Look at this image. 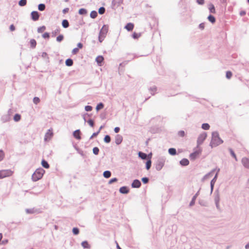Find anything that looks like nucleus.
I'll return each instance as SVG.
<instances>
[{"label": "nucleus", "mask_w": 249, "mask_h": 249, "mask_svg": "<svg viewBox=\"0 0 249 249\" xmlns=\"http://www.w3.org/2000/svg\"><path fill=\"white\" fill-rule=\"evenodd\" d=\"M168 153L172 156H174L177 154L176 149L174 148H170L168 149Z\"/></svg>", "instance_id": "obj_26"}, {"label": "nucleus", "mask_w": 249, "mask_h": 249, "mask_svg": "<svg viewBox=\"0 0 249 249\" xmlns=\"http://www.w3.org/2000/svg\"><path fill=\"white\" fill-rule=\"evenodd\" d=\"M4 157V153L2 150H0V161L2 160H3V158Z\"/></svg>", "instance_id": "obj_62"}, {"label": "nucleus", "mask_w": 249, "mask_h": 249, "mask_svg": "<svg viewBox=\"0 0 249 249\" xmlns=\"http://www.w3.org/2000/svg\"><path fill=\"white\" fill-rule=\"evenodd\" d=\"M182 166H187L189 164V161L188 159L184 158L179 161Z\"/></svg>", "instance_id": "obj_20"}, {"label": "nucleus", "mask_w": 249, "mask_h": 249, "mask_svg": "<svg viewBox=\"0 0 249 249\" xmlns=\"http://www.w3.org/2000/svg\"><path fill=\"white\" fill-rule=\"evenodd\" d=\"M165 161V160L164 158L162 157L159 158L155 164L156 169L158 171L161 170L164 165Z\"/></svg>", "instance_id": "obj_3"}, {"label": "nucleus", "mask_w": 249, "mask_h": 249, "mask_svg": "<svg viewBox=\"0 0 249 249\" xmlns=\"http://www.w3.org/2000/svg\"><path fill=\"white\" fill-rule=\"evenodd\" d=\"M78 13L81 15H86L87 13V10L85 8H81L79 10Z\"/></svg>", "instance_id": "obj_33"}, {"label": "nucleus", "mask_w": 249, "mask_h": 249, "mask_svg": "<svg viewBox=\"0 0 249 249\" xmlns=\"http://www.w3.org/2000/svg\"><path fill=\"white\" fill-rule=\"evenodd\" d=\"M62 25L63 28H67L69 26V23L68 20L64 19L62 22Z\"/></svg>", "instance_id": "obj_25"}, {"label": "nucleus", "mask_w": 249, "mask_h": 249, "mask_svg": "<svg viewBox=\"0 0 249 249\" xmlns=\"http://www.w3.org/2000/svg\"><path fill=\"white\" fill-rule=\"evenodd\" d=\"M97 12L96 11H92L90 13V17L92 18H95L97 17Z\"/></svg>", "instance_id": "obj_30"}, {"label": "nucleus", "mask_w": 249, "mask_h": 249, "mask_svg": "<svg viewBox=\"0 0 249 249\" xmlns=\"http://www.w3.org/2000/svg\"><path fill=\"white\" fill-rule=\"evenodd\" d=\"M151 166V160L150 159H149L148 160H147V161L146 162V166H145L146 169L147 170H149Z\"/></svg>", "instance_id": "obj_36"}, {"label": "nucleus", "mask_w": 249, "mask_h": 249, "mask_svg": "<svg viewBox=\"0 0 249 249\" xmlns=\"http://www.w3.org/2000/svg\"><path fill=\"white\" fill-rule=\"evenodd\" d=\"M99 133V131H98L97 132H94L92 134V135L91 136V137H90L89 139L91 140L92 139L93 137H96V136H97L98 135V134Z\"/></svg>", "instance_id": "obj_61"}, {"label": "nucleus", "mask_w": 249, "mask_h": 249, "mask_svg": "<svg viewBox=\"0 0 249 249\" xmlns=\"http://www.w3.org/2000/svg\"><path fill=\"white\" fill-rule=\"evenodd\" d=\"M123 1V0H113L111 3L112 7H118L122 3Z\"/></svg>", "instance_id": "obj_12"}, {"label": "nucleus", "mask_w": 249, "mask_h": 249, "mask_svg": "<svg viewBox=\"0 0 249 249\" xmlns=\"http://www.w3.org/2000/svg\"><path fill=\"white\" fill-rule=\"evenodd\" d=\"M26 212L27 213L29 214H32L36 213V210H35L34 208L33 209H26Z\"/></svg>", "instance_id": "obj_37"}, {"label": "nucleus", "mask_w": 249, "mask_h": 249, "mask_svg": "<svg viewBox=\"0 0 249 249\" xmlns=\"http://www.w3.org/2000/svg\"><path fill=\"white\" fill-rule=\"evenodd\" d=\"M106 36H103L101 35H99L98 40L100 42H102Z\"/></svg>", "instance_id": "obj_58"}, {"label": "nucleus", "mask_w": 249, "mask_h": 249, "mask_svg": "<svg viewBox=\"0 0 249 249\" xmlns=\"http://www.w3.org/2000/svg\"><path fill=\"white\" fill-rule=\"evenodd\" d=\"M45 173V170L41 168L37 169L32 176V179L34 181H36L41 179Z\"/></svg>", "instance_id": "obj_2"}, {"label": "nucleus", "mask_w": 249, "mask_h": 249, "mask_svg": "<svg viewBox=\"0 0 249 249\" xmlns=\"http://www.w3.org/2000/svg\"><path fill=\"white\" fill-rule=\"evenodd\" d=\"M106 9L104 7H101L98 10V13L100 15H103L105 13Z\"/></svg>", "instance_id": "obj_43"}, {"label": "nucleus", "mask_w": 249, "mask_h": 249, "mask_svg": "<svg viewBox=\"0 0 249 249\" xmlns=\"http://www.w3.org/2000/svg\"><path fill=\"white\" fill-rule=\"evenodd\" d=\"M104 141L106 143H109L111 141V138L109 135H107L105 136Z\"/></svg>", "instance_id": "obj_38"}, {"label": "nucleus", "mask_w": 249, "mask_h": 249, "mask_svg": "<svg viewBox=\"0 0 249 249\" xmlns=\"http://www.w3.org/2000/svg\"><path fill=\"white\" fill-rule=\"evenodd\" d=\"M111 175V173L110 171H107V170L105 171L103 173V176L104 177V178H108L109 177H110Z\"/></svg>", "instance_id": "obj_27"}, {"label": "nucleus", "mask_w": 249, "mask_h": 249, "mask_svg": "<svg viewBox=\"0 0 249 249\" xmlns=\"http://www.w3.org/2000/svg\"><path fill=\"white\" fill-rule=\"evenodd\" d=\"M80 134L81 132L79 129L76 130L73 133V137L77 140H80L81 139Z\"/></svg>", "instance_id": "obj_14"}, {"label": "nucleus", "mask_w": 249, "mask_h": 249, "mask_svg": "<svg viewBox=\"0 0 249 249\" xmlns=\"http://www.w3.org/2000/svg\"><path fill=\"white\" fill-rule=\"evenodd\" d=\"M199 204L201 205V206H207V203L206 202H205L203 200H199Z\"/></svg>", "instance_id": "obj_59"}, {"label": "nucleus", "mask_w": 249, "mask_h": 249, "mask_svg": "<svg viewBox=\"0 0 249 249\" xmlns=\"http://www.w3.org/2000/svg\"><path fill=\"white\" fill-rule=\"evenodd\" d=\"M129 189L126 186H123L119 189V191L121 194H126L129 192Z\"/></svg>", "instance_id": "obj_17"}, {"label": "nucleus", "mask_w": 249, "mask_h": 249, "mask_svg": "<svg viewBox=\"0 0 249 249\" xmlns=\"http://www.w3.org/2000/svg\"><path fill=\"white\" fill-rule=\"evenodd\" d=\"M92 151L94 154L97 155L99 152V149L97 147H95L93 148Z\"/></svg>", "instance_id": "obj_45"}, {"label": "nucleus", "mask_w": 249, "mask_h": 249, "mask_svg": "<svg viewBox=\"0 0 249 249\" xmlns=\"http://www.w3.org/2000/svg\"><path fill=\"white\" fill-rule=\"evenodd\" d=\"M46 29V27L45 26H42L41 27H38L37 28V32L40 33H42L44 31V30Z\"/></svg>", "instance_id": "obj_46"}, {"label": "nucleus", "mask_w": 249, "mask_h": 249, "mask_svg": "<svg viewBox=\"0 0 249 249\" xmlns=\"http://www.w3.org/2000/svg\"><path fill=\"white\" fill-rule=\"evenodd\" d=\"M13 172L10 170H3L0 171V176L1 178L9 177L12 175Z\"/></svg>", "instance_id": "obj_7"}, {"label": "nucleus", "mask_w": 249, "mask_h": 249, "mask_svg": "<svg viewBox=\"0 0 249 249\" xmlns=\"http://www.w3.org/2000/svg\"><path fill=\"white\" fill-rule=\"evenodd\" d=\"M40 99L37 97H35L33 98V103L36 105H37L40 102Z\"/></svg>", "instance_id": "obj_47"}, {"label": "nucleus", "mask_w": 249, "mask_h": 249, "mask_svg": "<svg viewBox=\"0 0 249 249\" xmlns=\"http://www.w3.org/2000/svg\"><path fill=\"white\" fill-rule=\"evenodd\" d=\"M223 142V141L220 138L218 132L217 131L213 132L210 146L212 147H216Z\"/></svg>", "instance_id": "obj_1"}, {"label": "nucleus", "mask_w": 249, "mask_h": 249, "mask_svg": "<svg viewBox=\"0 0 249 249\" xmlns=\"http://www.w3.org/2000/svg\"><path fill=\"white\" fill-rule=\"evenodd\" d=\"M46 6L43 3H40L38 5V9L40 11H43L45 9Z\"/></svg>", "instance_id": "obj_32"}, {"label": "nucleus", "mask_w": 249, "mask_h": 249, "mask_svg": "<svg viewBox=\"0 0 249 249\" xmlns=\"http://www.w3.org/2000/svg\"><path fill=\"white\" fill-rule=\"evenodd\" d=\"M133 28H134V24L132 23H128L125 26V28L128 31H132L133 30Z\"/></svg>", "instance_id": "obj_21"}, {"label": "nucleus", "mask_w": 249, "mask_h": 249, "mask_svg": "<svg viewBox=\"0 0 249 249\" xmlns=\"http://www.w3.org/2000/svg\"><path fill=\"white\" fill-rule=\"evenodd\" d=\"M82 247L85 249H89V245L88 242L86 241H84L82 243Z\"/></svg>", "instance_id": "obj_39"}, {"label": "nucleus", "mask_w": 249, "mask_h": 249, "mask_svg": "<svg viewBox=\"0 0 249 249\" xmlns=\"http://www.w3.org/2000/svg\"><path fill=\"white\" fill-rule=\"evenodd\" d=\"M117 180H118V179L117 178H113L111 179L109 181L108 183L109 184H111V183H112L113 182L117 181Z\"/></svg>", "instance_id": "obj_60"}, {"label": "nucleus", "mask_w": 249, "mask_h": 249, "mask_svg": "<svg viewBox=\"0 0 249 249\" xmlns=\"http://www.w3.org/2000/svg\"><path fill=\"white\" fill-rule=\"evenodd\" d=\"M178 135L181 137H183L185 135V132L183 130H180L178 132Z\"/></svg>", "instance_id": "obj_64"}, {"label": "nucleus", "mask_w": 249, "mask_h": 249, "mask_svg": "<svg viewBox=\"0 0 249 249\" xmlns=\"http://www.w3.org/2000/svg\"><path fill=\"white\" fill-rule=\"evenodd\" d=\"M60 30L59 28H56L55 30H54V31H53L52 32V36H55L57 34H58L60 32Z\"/></svg>", "instance_id": "obj_44"}, {"label": "nucleus", "mask_w": 249, "mask_h": 249, "mask_svg": "<svg viewBox=\"0 0 249 249\" xmlns=\"http://www.w3.org/2000/svg\"><path fill=\"white\" fill-rule=\"evenodd\" d=\"M197 148V150L190 154V158L191 160H195L201 153L202 149L200 147Z\"/></svg>", "instance_id": "obj_6"}, {"label": "nucleus", "mask_w": 249, "mask_h": 249, "mask_svg": "<svg viewBox=\"0 0 249 249\" xmlns=\"http://www.w3.org/2000/svg\"><path fill=\"white\" fill-rule=\"evenodd\" d=\"M41 165L43 167H44L45 168H46V169H48L50 167V165H49V163L45 160H42L41 161Z\"/></svg>", "instance_id": "obj_23"}, {"label": "nucleus", "mask_w": 249, "mask_h": 249, "mask_svg": "<svg viewBox=\"0 0 249 249\" xmlns=\"http://www.w3.org/2000/svg\"><path fill=\"white\" fill-rule=\"evenodd\" d=\"M141 181L139 180L136 179L133 180L131 184V186L134 188H139L141 187Z\"/></svg>", "instance_id": "obj_10"}, {"label": "nucleus", "mask_w": 249, "mask_h": 249, "mask_svg": "<svg viewBox=\"0 0 249 249\" xmlns=\"http://www.w3.org/2000/svg\"><path fill=\"white\" fill-rule=\"evenodd\" d=\"M88 123L91 127H93L94 125V121L92 119H89Z\"/></svg>", "instance_id": "obj_55"}, {"label": "nucleus", "mask_w": 249, "mask_h": 249, "mask_svg": "<svg viewBox=\"0 0 249 249\" xmlns=\"http://www.w3.org/2000/svg\"><path fill=\"white\" fill-rule=\"evenodd\" d=\"M242 163L245 167L249 168V160L248 158H243L242 160Z\"/></svg>", "instance_id": "obj_16"}, {"label": "nucleus", "mask_w": 249, "mask_h": 249, "mask_svg": "<svg viewBox=\"0 0 249 249\" xmlns=\"http://www.w3.org/2000/svg\"><path fill=\"white\" fill-rule=\"evenodd\" d=\"M207 136V133L205 132H204L199 135L197 140V148L199 147V145L202 144Z\"/></svg>", "instance_id": "obj_5"}, {"label": "nucleus", "mask_w": 249, "mask_h": 249, "mask_svg": "<svg viewBox=\"0 0 249 249\" xmlns=\"http://www.w3.org/2000/svg\"><path fill=\"white\" fill-rule=\"evenodd\" d=\"M104 107V104L102 103H100L97 105L96 107V109L98 111L99 110L102 109Z\"/></svg>", "instance_id": "obj_40"}, {"label": "nucleus", "mask_w": 249, "mask_h": 249, "mask_svg": "<svg viewBox=\"0 0 249 249\" xmlns=\"http://www.w3.org/2000/svg\"><path fill=\"white\" fill-rule=\"evenodd\" d=\"M208 19L210 22H211L212 23H214L215 22V18L214 16H213L212 15H210L208 17Z\"/></svg>", "instance_id": "obj_29"}, {"label": "nucleus", "mask_w": 249, "mask_h": 249, "mask_svg": "<svg viewBox=\"0 0 249 249\" xmlns=\"http://www.w3.org/2000/svg\"><path fill=\"white\" fill-rule=\"evenodd\" d=\"M21 118V116L19 114H16L15 115L14 117V120L16 121V122H18V121L20 120Z\"/></svg>", "instance_id": "obj_48"}, {"label": "nucleus", "mask_w": 249, "mask_h": 249, "mask_svg": "<svg viewBox=\"0 0 249 249\" xmlns=\"http://www.w3.org/2000/svg\"><path fill=\"white\" fill-rule=\"evenodd\" d=\"M30 42L31 47L32 48H34L36 47V42L35 39H31Z\"/></svg>", "instance_id": "obj_31"}, {"label": "nucleus", "mask_w": 249, "mask_h": 249, "mask_svg": "<svg viewBox=\"0 0 249 249\" xmlns=\"http://www.w3.org/2000/svg\"><path fill=\"white\" fill-rule=\"evenodd\" d=\"M85 109L86 111H90L92 109V107L90 106H86L85 107Z\"/></svg>", "instance_id": "obj_56"}, {"label": "nucleus", "mask_w": 249, "mask_h": 249, "mask_svg": "<svg viewBox=\"0 0 249 249\" xmlns=\"http://www.w3.org/2000/svg\"><path fill=\"white\" fill-rule=\"evenodd\" d=\"M27 4V0H20L18 1V5L20 6H24Z\"/></svg>", "instance_id": "obj_41"}, {"label": "nucleus", "mask_w": 249, "mask_h": 249, "mask_svg": "<svg viewBox=\"0 0 249 249\" xmlns=\"http://www.w3.org/2000/svg\"><path fill=\"white\" fill-rule=\"evenodd\" d=\"M214 170H215V169H213V170L211 172H210V173H208V174H206V175L204 176V177H203V179H205L208 178L210 177V176L211 175V174L214 171Z\"/></svg>", "instance_id": "obj_53"}, {"label": "nucleus", "mask_w": 249, "mask_h": 249, "mask_svg": "<svg viewBox=\"0 0 249 249\" xmlns=\"http://www.w3.org/2000/svg\"><path fill=\"white\" fill-rule=\"evenodd\" d=\"M31 17L33 20L37 21L39 18V14L36 11H34L31 13Z\"/></svg>", "instance_id": "obj_8"}, {"label": "nucleus", "mask_w": 249, "mask_h": 249, "mask_svg": "<svg viewBox=\"0 0 249 249\" xmlns=\"http://www.w3.org/2000/svg\"><path fill=\"white\" fill-rule=\"evenodd\" d=\"M217 173L216 174L214 177L211 181V183H210L211 194H212L213 191L214 185L215 182H216V180L217 179Z\"/></svg>", "instance_id": "obj_13"}, {"label": "nucleus", "mask_w": 249, "mask_h": 249, "mask_svg": "<svg viewBox=\"0 0 249 249\" xmlns=\"http://www.w3.org/2000/svg\"><path fill=\"white\" fill-rule=\"evenodd\" d=\"M78 51L79 50L77 48H75L72 50V54H75L78 53Z\"/></svg>", "instance_id": "obj_63"}, {"label": "nucleus", "mask_w": 249, "mask_h": 249, "mask_svg": "<svg viewBox=\"0 0 249 249\" xmlns=\"http://www.w3.org/2000/svg\"><path fill=\"white\" fill-rule=\"evenodd\" d=\"M229 151H230V153L231 154V156L234 158V159L236 161L237 160V158H236V155L234 153L233 150L231 149V148H229Z\"/></svg>", "instance_id": "obj_42"}, {"label": "nucleus", "mask_w": 249, "mask_h": 249, "mask_svg": "<svg viewBox=\"0 0 249 249\" xmlns=\"http://www.w3.org/2000/svg\"><path fill=\"white\" fill-rule=\"evenodd\" d=\"M201 127L203 129L206 130L209 129L210 126L207 123H204L202 124Z\"/></svg>", "instance_id": "obj_34"}, {"label": "nucleus", "mask_w": 249, "mask_h": 249, "mask_svg": "<svg viewBox=\"0 0 249 249\" xmlns=\"http://www.w3.org/2000/svg\"><path fill=\"white\" fill-rule=\"evenodd\" d=\"M72 232L74 235H77L79 233V230L77 228H73L72 229Z\"/></svg>", "instance_id": "obj_50"}, {"label": "nucleus", "mask_w": 249, "mask_h": 249, "mask_svg": "<svg viewBox=\"0 0 249 249\" xmlns=\"http://www.w3.org/2000/svg\"><path fill=\"white\" fill-rule=\"evenodd\" d=\"M141 36V33L138 34V33H134L132 34V37L134 39H138L139 37H140Z\"/></svg>", "instance_id": "obj_49"}, {"label": "nucleus", "mask_w": 249, "mask_h": 249, "mask_svg": "<svg viewBox=\"0 0 249 249\" xmlns=\"http://www.w3.org/2000/svg\"><path fill=\"white\" fill-rule=\"evenodd\" d=\"M104 57L102 55H99L96 58V62L99 66L102 65V62L104 61Z\"/></svg>", "instance_id": "obj_18"}, {"label": "nucleus", "mask_w": 249, "mask_h": 249, "mask_svg": "<svg viewBox=\"0 0 249 249\" xmlns=\"http://www.w3.org/2000/svg\"><path fill=\"white\" fill-rule=\"evenodd\" d=\"M10 119V116L8 114L2 115L1 118V120L3 123L9 121Z\"/></svg>", "instance_id": "obj_15"}, {"label": "nucleus", "mask_w": 249, "mask_h": 249, "mask_svg": "<svg viewBox=\"0 0 249 249\" xmlns=\"http://www.w3.org/2000/svg\"><path fill=\"white\" fill-rule=\"evenodd\" d=\"M139 157L142 160H146L147 159L148 155L142 152H139L138 153Z\"/></svg>", "instance_id": "obj_22"}, {"label": "nucleus", "mask_w": 249, "mask_h": 249, "mask_svg": "<svg viewBox=\"0 0 249 249\" xmlns=\"http://www.w3.org/2000/svg\"><path fill=\"white\" fill-rule=\"evenodd\" d=\"M108 30V26L107 25H104L101 29L99 35H101L103 36H106Z\"/></svg>", "instance_id": "obj_9"}, {"label": "nucleus", "mask_w": 249, "mask_h": 249, "mask_svg": "<svg viewBox=\"0 0 249 249\" xmlns=\"http://www.w3.org/2000/svg\"><path fill=\"white\" fill-rule=\"evenodd\" d=\"M214 200L215 202V204L216 207V209L220 211V207L219 205V201H220V194L218 190H216L214 192Z\"/></svg>", "instance_id": "obj_4"}, {"label": "nucleus", "mask_w": 249, "mask_h": 249, "mask_svg": "<svg viewBox=\"0 0 249 249\" xmlns=\"http://www.w3.org/2000/svg\"><path fill=\"white\" fill-rule=\"evenodd\" d=\"M123 137L121 135L117 134L115 137V142L117 145L121 144L123 141Z\"/></svg>", "instance_id": "obj_11"}, {"label": "nucleus", "mask_w": 249, "mask_h": 249, "mask_svg": "<svg viewBox=\"0 0 249 249\" xmlns=\"http://www.w3.org/2000/svg\"><path fill=\"white\" fill-rule=\"evenodd\" d=\"M73 60L71 58L67 59L65 61L66 65L69 67L73 65Z\"/></svg>", "instance_id": "obj_24"}, {"label": "nucleus", "mask_w": 249, "mask_h": 249, "mask_svg": "<svg viewBox=\"0 0 249 249\" xmlns=\"http://www.w3.org/2000/svg\"><path fill=\"white\" fill-rule=\"evenodd\" d=\"M42 37L44 38H49L50 37V34L49 33H45L44 34H43L42 35Z\"/></svg>", "instance_id": "obj_57"}, {"label": "nucleus", "mask_w": 249, "mask_h": 249, "mask_svg": "<svg viewBox=\"0 0 249 249\" xmlns=\"http://www.w3.org/2000/svg\"><path fill=\"white\" fill-rule=\"evenodd\" d=\"M199 190L193 197V198L189 204V205L190 206H192L195 204L196 199V197H197V196L199 195Z\"/></svg>", "instance_id": "obj_19"}, {"label": "nucleus", "mask_w": 249, "mask_h": 249, "mask_svg": "<svg viewBox=\"0 0 249 249\" xmlns=\"http://www.w3.org/2000/svg\"><path fill=\"white\" fill-rule=\"evenodd\" d=\"M232 72L231 71H227L226 72V78L228 79H230L232 76Z\"/></svg>", "instance_id": "obj_52"}, {"label": "nucleus", "mask_w": 249, "mask_h": 249, "mask_svg": "<svg viewBox=\"0 0 249 249\" xmlns=\"http://www.w3.org/2000/svg\"><path fill=\"white\" fill-rule=\"evenodd\" d=\"M142 181L144 184H146L149 181V178L147 177H143L142 178Z\"/></svg>", "instance_id": "obj_54"}, {"label": "nucleus", "mask_w": 249, "mask_h": 249, "mask_svg": "<svg viewBox=\"0 0 249 249\" xmlns=\"http://www.w3.org/2000/svg\"><path fill=\"white\" fill-rule=\"evenodd\" d=\"M209 9L210 13H214L215 12L214 6L213 4L209 5Z\"/></svg>", "instance_id": "obj_35"}, {"label": "nucleus", "mask_w": 249, "mask_h": 249, "mask_svg": "<svg viewBox=\"0 0 249 249\" xmlns=\"http://www.w3.org/2000/svg\"><path fill=\"white\" fill-rule=\"evenodd\" d=\"M149 90L150 91L151 94L152 95H154L157 91V87L155 86H154L152 87H150Z\"/></svg>", "instance_id": "obj_28"}, {"label": "nucleus", "mask_w": 249, "mask_h": 249, "mask_svg": "<svg viewBox=\"0 0 249 249\" xmlns=\"http://www.w3.org/2000/svg\"><path fill=\"white\" fill-rule=\"evenodd\" d=\"M64 39V36L62 35H60L56 37V41L60 42Z\"/></svg>", "instance_id": "obj_51"}]
</instances>
